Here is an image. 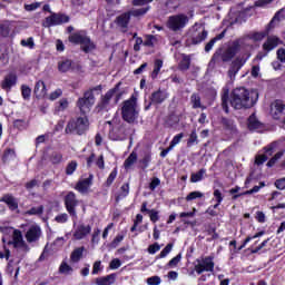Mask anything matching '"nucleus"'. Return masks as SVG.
<instances>
[{"instance_id": "7ed1b4c3", "label": "nucleus", "mask_w": 285, "mask_h": 285, "mask_svg": "<svg viewBox=\"0 0 285 285\" xmlns=\"http://www.w3.org/2000/svg\"><path fill=\"white\" fill-rule=\"evenodd\" d=\"M102 90L104 87L98 85L83 92V97H80L76 102L77 108L80 110V115L86 116L90 112V109L95 106V92H97V95H101Z\"/></svg>"}, {"instance_id": "7c9ffc66", "label": "nucleus", "mask_w": 285, "mask_h": 285, "mask_svg": "<svg viewBox=\"0 0 285 285\" xmlns=\"http://www.w3.org/2000/svg\"><path fill=\"white\" fill-rule=\"evenodd\" d=\"M222 61H223L222 60V49H219V51H216L213 55V57H212V59H210V61L208 63V68H210L212 70H215V67L216 66H220Z\"/></svg>"}, {"instance_id": "13d9d810", "label": "nucleus", "mask_w": 285, "mask_h": 285, "mask_svg": "<svg viewBox=\"0 0 285 285\" xmlns=\"http://www.w3.org/2000/svg\"><path fill=\"white\" fill-rule=\"evenodd\" d=\"M181 139H184V132L177 134L171 139L169 147L173 149L175 146H177V144H179L181 141Z\"/></svg>"}, {"instance_id": "39448f33", "label": "nucleus", "mask_w": 285, "mask_h": 285, "mask_svg": "<svg viewBox=\"0 0 285 285\" xmlns=\"http://www.w3.org/2000/svg\"><path fill=\"white\" fill-rule=\"evenodd\" d=\"M119 88H121V81L115 85L114 88L109 89L104 96H101L100 101L97 105V110H107L108 106H110V101L114 98L115 104H119L121 100V97H124V91H119Z\"/></svg>"}, {"instance_id": "4c0bfd02", "label": "nucleus", "mask_w": 285, "mask_h": 285, "mask_svg": "<svg viewBox=\"0 0 285 285\" xmlns=\"http://www.w3.org/2000/svg\"><path fill=\"white\" fill-rule=\"evenodd\" d=\"M21 97L24 101H30V97H32V89L28 85H21Z\"/></svg>"}, {"instance_id": "473e14b6", "label": "nucleus", "mask_w": 285, "mask_h": 285, "mask_svg": "<svg viewBox=\"0 0 285 285\" xmlns=\"http://www.w3.org/2000/svg\"><path fill=\"white\" fill-rule=\"evenodd\" d=\"M14 157H17V151H14V149H12V148H7L3 151L1 161H2V164H9V161H12V159H14Z\"/></svg>"}, {"instance_id": "6ab92c4d", "label": "nucleus", "mask_w": 285, "mask_h": 285, "mask_svg": "<svg viewBox=\"0 0 285 285\" xmlns=\"http://www.w3.org/2000/svg\"><path fill=\"white\" fill-rule=\"evenodd\" d=\"M0 202H3V204H6L9 210H11L12 213H14V210H19V200H17V198L12 196V194L3 195L0 198Z\"/></svg>"}, {"instance_id": "2eb2a0df", "label": "nucleus", "mask_w": 285, "mask_h": 285, "mask_svg": "<svg viewBox=\"0 0 285 285\" xmlns=\"http://www.w3.org/2000/svg\"><path fill=\"white\" fill-rule=\"evenodd\" d=\"M41 227L39 225H31L24 234L28 244H35L41 239Z\"/></svg>"}, {"instance_id": "79ce46f5", "label": "nucleus", "mask_w": 285, "mask_h": 285, "mask_svg": "<svg viewBox=\"0 0 285 285\" xmlns=\"http://www.w3.org/2000/svg\"><path fill=\"white\" fill-rule=\"evenodd\" d=\"M206 173L205 168L199 169L197 173H193L190 176L191 184H197L204 179V174Z\"/></svg>"}, {"instance_id": "c85d7f7f", "label": "nucleus", "mask_w": 285, "mask_h": 285, "mask_svg": "<svg viewBox=\"0 0 285 285\" xmlns=\"http://www.w3.org/2000/svg\"><path fill=\"white\" fill-rule=\"evenodd\" d=\"M248 130H259L262 128V122L257 119L255 114H252L247 119Z\"/></svg>"}, {"instance_id": "0eeeda50", "label": "nucleus", "mask_w": 285, "mask_h": 285, "mask_svg": "<svg viewBox=\"0 0 285 285\" xmlns=\"http://www.w3.org/2000/svg\"><path fill=\"white\" fill-rule=\"evenodd\" d=\"M282 19H284V9H279L272 20L266 26L265 30L263 32H254L250 35V37H271V32L275 30L276 28H279V23L282 22Z\"/></svg>"}, {"instance_id": "ea45409f", "label": "nucleus", "mask_w": 285, "mask_h": 285, "mask_svg": "<svg viewBox=\"0 0 285 285\" xmlns=\"http://www.w3.org/2000/svg\"><path fill=\"white\" fill-rule=\"evenodd\" d=\"M118 135L110 132L111 139H114V141H124V139H126V129L124 128V126H120L118 128Z\"/></svg>"}, {"instance_id": "09e8293b", "label": "nucleus", "mask_w": 285, "mask_h": 285, "mask_svg": "<svg viewBox=\"0 0 285 285\" xmlns=\"http://www.w3.org/2000/svg\"><path fill=\"white\" fill-rule=\"evenodd\" d=\"M77 160H71L70 163H68L67 167H66V175L70 176L75 174V170H77Z\"/></svg>"}, {"instance_id": "6e6d98bb", "label": "nucleus", "mask_w": 285, "mask_h": 285, "mask_svg": "<svg viewBox=\"0 0 285 285\" xmlns=\"http://www.w3.org/2000/svg\"><path fill=\"white\" fill-rule=\"evenodd\" d=\"M70 104L68 102L67 98H62L59 100V105L57 107L58 112H63V110H67L68 106Z\"/></svg>"}, {"instance_id": "b1692460", "label": "nucleus", "mask_w": 285, "mask_h": 285, "mask_svg": "<svg viewBox=\"0 0 285 285\" xmlns=\"http://www.w3.org/2000/svg\"><path fill=\"white\" fill-rule=\"evenodd\" d=\"M86 252V247H77L75 248L70 254V261L72 264H79L81 262V258L83 257V253Z\"/></svg>"}, {"instance_id": "603ef678", "label": "nucleus", "mask_w": 285, "mask_h": 285, "mask_svg": "<svg viewBox=\"0 0 285 285\" xmlns=\"http://www.w3.org/2000/svg\"><path fill=\"white\" fill-rule=\"evenodd\" d=\"M59 273L61 275H68V273H72V267L68 263L62 262L59 266Z\"/></svg>"}, {"instance_id": "ddd939ff", "label": "nucleus", "mask_w": 285, "mask_h": 285, "mask_svg": "<svg viewBox=\"0 0 285 285\" xmlns=\"http://www.w3.org/2000/svg\"><path fill=\"white\" fill-rule=\"evenodd\" d=\"M242 50V45L239 43V40H235L232 42V45L223 52L222 55V61L224 63L232 61L235 59V56L237 52Z\"/></svg>"}, {"instance_id": "de8ad7c7", "label": "nucleus", "mask_w": 285, "mask_h": 285, "mask_svg": "<svg viewBox=\"0 0 285 285\" xmlns=\"http://www.w3.org/2000/svg\"><path fill=\"white\" fill-rule=\"evenodd\" d=\"M284 155V153L278 151L274 155V157H272L268 161H267V168H273V166H275V164H277V161H279V159H282V156Z\"/></svg>"}, {"instance_id": "f03ea898", "label": "nucleus", "mask_w": 285, "mask_h": 285, "mask_svg": "<svg viewBox=\"0 0 285 285\" xmlns=\"http://www.w3.org/2000/svg\"><path fill=\"white\" fill-rule=\"evenodd\" d=\"M121 119L134 126V124H138L139 121V110L137 108V97L135 95L130 96L129 99L122 101V106L120 109Z\"/></svg>"}, {"instance_id": "f257e3e1", "label": "nucleus", "mask_w": 285, "mask_h": 285, "mask_svg": "<svg viewBox=\"0 0 285 285\" xmlns=\"http://www.w3.org/2000/svg\"><path fill=\"white\" fill-rule=\"evenodd\" d=\"M259 99V94L250 95L246 87H237L232 90L229 104L234 110H249Z\"/></svg>"}, {"instance_id": "cd10ccee", "label": "nucleus", "mask_w": 285, "mask_h": 285, "mask_svg": "<svg viewBox=\"0 0 285 285\" xmlns=\"http://www.w3.org/2000/svg\"><path fill=\"white\" fill-rule=\"evenodd\" d=\"M277 46H279V38H267L263 43V50L265 52H271L272 50H275Z\"/></svg>"}, {"instance_id": "0e129e2a", "label": "nucleus", "mask_w": 285, "mask_h": 285, "mask_svg": "<svg viewBox=\"0 0 285 285\" xmlns=\"http://www.w3.org/2000/svg\"><path fill=\"white\" fill-rule=\"evenodd\" d=\"M55 222H57V224H66L68 222V214L62 213L57 215L55 217Z\"/></svg>"}, {"instance_id": "f8f14e48", "label": "nucleus", "mask_w": 285, "mask_h": 285, "mask_svg": "<svg viewBox=\"0 0 285 285\" xmlns=\"http://www.w3.org/2000/svg\"><path fill=\"white\" fill-rule=\"evenodd\" d=\"M69 41H72L73 43H80V49L82 52H92V50H96L97 46L95 42L90 40L88 37H69Z\"/></svg>"}, {"instance_id": "5fc2aeb1", "label": "nucleus", "mask_w": 285, "mask_h": 285, "mask_svg": "<svg viewBox=\"0 0 285 285\" xmlns=\"http://www.w3.org/2000/svg\"><path fill=\"white\" fill-rule=\"evenodd\" d=\"M150 161H153V156L150 154H146L140 160V164L142 165V170H146V168L150 166Z\"/></svg>"}, {"instance_id": "8fccbe9b", "label": "nucleus", "mask_w": 285, "mask_h": 285, "mask_svg": "<svg viewBox=\"0 0 285 285\" xmlns=\"http://www.w3.org/2000/svg\"><path fill=\"white\" fill-rule=\"evenodd\" d=\"M202 197H204V193L202 191H190L187 196H186V202H193L195 199H202Z\"/></svg>"}, {"instance_id": "4468645a", "label": "nucleus", "mask_w": 285, "mask_h": 285, "mask_svg": "<svg viewBox=\"0 0 285 285\" xmlns=\"http://www.w3.org/2000/svg\"><path fill=\"white\" fill-rule=\"evenodd\" d=\"M242 50V45L239 43V40H235L232 42V45L223 52L222 55V61L224 63L232 61L235 59V56L237 52Z\"/></svg>"}, {"instance_id": "f704fd0d", "label": "nucleus", "mask_w": 285, "mask_h": 285, "mask_svg": "<svg viewBox=\"0 0 285 285\" xmlns=\"http://www.w3.org/2000/svg\"><path fill=\"white\" fill-rule=\"evenodd\" d=\"M135 164H137V153L132 151L124 161L125 170L130 169Z\"/></svg>"}, {"instance_id": "a18cd8bd", "label": "nucleus", "mask_w": 285, "mask_h": 285, "mask_svg": "<svg viewBox=\"0 0 285 285\" xmlns=\"http://www.w3.org/2000/svg\"><path fill=\"white\" fill-rule=\"evenodd\" d=\"M175 245L173 243H168L165 248L160 252V255L156 256V259H164V257H168L169 253L173 250Z\"/></svg>"}, {"instance_id": "9b49d317", "label": "nucleus", "mask_w": 285, "mask_h": 285, "mask_svg": "<svg viewBox=\"0 0 285 285\" xmlns=\"http://www.w3.org/2000/svg\"><path fill=\"white\" fill-rule=\"evenodd\" d=\"M168 99V91L165 89L159 88L158 90L154 91L149 97V104L145 106V110H150V107L154 106H160V104H164Z\"/></svg>"}, {"instance_id": "1a4fd4ad", "label": "nucleus", "mask_w": 285, "mask_h": 285, "mask_svg": "<svg viewBox=\"0 0 285 285\" xmlns=\"http://www.w3.org/2000/svg\"><path fill=\"white\" fill-rule=\"evenodd\" d=\"M70 17L65 13H55L51 14L45 20H42L43 28H52L53 26H62V23H69Z\"/></svg>"}, {"instance_id": "680f3d73", "label": "nucleus", "mask_w": 285, "mask_h": 285, "mask_svg": "<svg viewBox=\"0 0 285 285\" xmlns=\"http://www.w3.org/2000/svg\"><path fill=\"white\" fill-rule=\"evenodd\" d=\"M10 35V26L0 23V37H8Z\"/></svg>"}, {"instance_id": "c03bdc74", "label": "nucleus", "mask_w": 285, "mask_h": 285, "mask_svg": "<svg viewBox=\"0 0 285 285\" xmlns=\"http://www.w3.org/2000/svg\"><path fill=\"white\" fill-rule=\"evenodd\" d=\"M148 10H150V6L149 4H147L145 7H141L139 9H134L129 13L132 17H144V14H146L148 12Z\"/></svg>"}, {"instance_id": "6e6552de", "label": "nucleus", "mask_w": 285, "mask_h": 285, "mask_svg": "<svg viewBox=\"0 0 285 285\" xmlns=\"http://www.w3.org/2000/svg\"><path fill=\"white\" fill-rule=\"evenodd\" d=\"M65 208L71 219H77V207L79 206V199H77V194L75 191H69L63 197Z\"/></svg>"}, {"instance_id": "3c124183", "label": "nucleus", "mask_w": 285, "mask_h": 285, "mask_svg": "<svg viewBox=\"0 0 285 285\" xmlns=\"http://www.w3.org/2000/svg\"><path fill=\"white\" fill-rule=\"evenodd\" d=\"M26 215H43V205H40L38 207H31L29 210L26 212Z\"/></svg>"}, {"instance_id": "4be33fe9", "label": "nucleus", "mask_w": 285, "mask_h": 285, "mask_svg": "<svg viewBox=\"0 0 285 285\" xmlns=\"http://www.w3.org/2000/svg\"><path fill=\"white\" fill-rule=\"evenodd\" d=\"M75 61L68 58H61L60 61H58V70L62 73L69 72V70H72Z\"/></svg>"}, {"instance_id": "c756f323", "label": "nucleus", "mask_w": 285, "mask_h": 285, "mask_svg": "<svg viewBox=\"0 0 285 285\" xmlns=\"http://www.w3.org/2000/svg\"><path fill=\"white\" fill-rule=\"evenodd\" d=\"M220 124L229 132H235V130H237V127L235 126V120L230 118L222 117Z\"/></svg>"}, {"instance_id": "e2e57ef3", "label": "nucleus", "mask_w": 285, "mask_h": 285, "mask_svg": "<svg viewBox=\"0 0 285 285\" xmlns=\"http://www.w3.org/2000/svg\"><path fill=\"white\" fill-rule=\"evenodd\" d=\"M274 108L278 115H282L285 110V105L282 100H276L274 104Z\"/></svg>"}, {"instance_id": "aec40b11", "label": "nucleus", "mask_w": 285, "mask_h": 285, "mask_svg": "<svg viewBox=\"0 0 285 285\" xmlns=\"http://www.w3.org/2000/svg\"><path fill=\"white\" fill-rule=\"evenodd\" d=\"M33 95L36 99H43L48 95V89L46 88V82L43 80H38L33 88Z\"/></svg>"}, {"instance_id": "412c9836", "label": "nucleus", "mask_w": 285, "mask_h": 285, "mask_svg": "<svg viewBox=\"0 0 285 285\" xmlns=\"http://www.w3.org/2000/svg\"><path fill=\"white\" fill-rule=\"evenodd\" d=\"M130 195V183H125L121 185L120 189L115 195L116 204H119L121 199H126Z\"/></svg>"}, {"instance_id": "58836bf2", "label": "nucleus", "mask_w": 285, "mask_h": 285, "mask_svg": "<svg viewBox=\"0 0 285 285\" xmlns=\"http://www.w3.org/2000/svg\"><path fill=\"white\" fill-rule=\"evenodd\" d=\"M222 108L224 110V112H226V115H228L230 112V109L228 107V101H230V96L228 95V91H225L222 95Z\"/></svg>"}, {"instance_id": "a878e982", "label": "nucleus", "mask_w": 285, "mask_h": 285, "mask_svg": "<svg viewBox=\"0 0 285 285\" xmlns=\"http://www.w3.org/2000/svg\"><path fill=\"white\" fill-rule=\"evenodd\" d=\"M191 58L190 55L181 53V60L178 63V70L181 72H186V70H190Z\"/></svg>"}, {"instance_id": "a211bd4d", "label": "nucleus", "mask_w": 285, "mask_h": 285, "mask_svg": "<svg viewBox=\"0 0 285 285\" xmlns=\"http://www.w3.org/2000/svg\"><path fill=\"white\" fill-rule=\"evenodd\" d=\"M17 79L18 77L14 72H10L9 75H7L1 82L2 90H7V92H10V90H12V87L17 86Z\"/></svg>"}, {"instance_id": "9d476101", "label": "nucleus", "mask_w": 285, "mask_h": 285, "mask_svg": "<svg viewBox=\"0 0 285 285\" xmlns=\"http://www.w3.org/2000/svg\"><path fill=\"white\" fill-rule=\"evenodd\" d=\"M197 262L198 264L194 267V271L197 273V275H202V273L215 272V256H207L202 259V263H199V259Z\"/></svg>"}, {"instance_id": "bf43d9fd", "label": "nucleus", "mask_w": 285, "mask_h": 285, "mask_svg": "<svg viewBox=\"0 0 285 285\" xmlns=\"http://www.w3.org/2000/svg\"><path fill=\"white\" fill-rule=\"evenodd\" d=\"M124 242V234H118L115 238L114 242L110 243V248H117L119 244Z\"/></svg>"}, {"instance_id": "49530a36", "label": "nucleus", "mask_w": 285, "mask_h": 285, "mask_svg": "<svg viewBox=\"0 0 285 285\" xmlns=\"http://www.w3.org/2000/svg\"><path fill=\"white\" fill-rule=\"evenodd\" d=\"M190 102L194 109L202 108V97H199V94H193Z\"/></svg>"}, {"instance_id": "5701e85b", "label": "nucleus", "mask_w": 285, "mask_h": 285, "mask_svg": "<svg viewBox=\"0 0 285 285\" xmlns=\"http://www.w3.org/2000/svg\"><path fill=\"white\" fill-rule=\"evenodd\" d=\"M191 37H208V31H206V27L202 23H195L191 29Z\"/></svg>"}, {"instance_id": "4d7b16f0", "label": "nucleus", "mask_w": 285, "mask_h": 285, "mask_svg": "<svg viewBox=\"0 0 285 285\" xmlns=\"http://www.w3.org/2000/svg\"><path fill=\"white\" fill-rule=\"evenodd\" d=\"M20 43L23 48H29L30 50L35 48V40H32V37L28 38L27 40L22 39Z\"/></svg>"}, {"instance_id": "2f4dec72", "label": "nucleus", "mask_w": 285, "mask_h": 285, "mask_svg": "<svg viewBox=\"0 0 285 285\" xmlns=\"http://www.w3.org/2000/svg\"><path fill=\"white\" fill-rule=\"evenodd\" d=\"M243 66L244 63L242 62V60L234 61L228 70V77H230V79H233V77H236L237 72L242 70Z\"/></svg>"}, {"instance_id": "c9c22d12", "label": "nucleus", "mask_w": 285, "mask_h": 285, "mask_svg": "<svg viewBox=\"0 0 285 285\" xmlns=\"http://www.w3.org/2000/svg\"><path fill=\"white\" fill-rule=\"evenodd\" d=\"M161 68H164V60L156 59L154 62V70L151 71V79H157L159 72H161Z\"/></svg>"}, {"instance_id": "20e7f679", "label": "nucleus", "mask_w": 285, "mask_h": 285, "mask_svg": "<svg viewBox=\"0 0 285 285\" xmlns=\"http://www.w3.org/2000/svg\"><path fill=\"white\" fill-rule=\"evenodd\" d=\"M88 130H90L88 116L71 118L65 128L66 135H78L79 137L86 135Z\"/></svg>"}, {"instance_id": "338daca9", "label": "nucleus", "mask_w": 285, "mask_h": 285, "mask_svg": "<svg viewBox=\"0 0 285 285\" xmlns=\"http://www.w3.org/2000/svg\"><path fill=\"white\" fill-rule=\"evenodd\" d=\"M147 284L148 285H159V284H161V277L151 276V277L147 278Z\"/></svg>"}, {"instance_id": "72a5a7b5", "label": "nucleus", "mask_w": 285, "mask_h": 285, "mask_svg": "<svg viewBox=\"0 0 285 285\" xmlns=\"http://www.w3.org/2000/svg\"><path fill=\"white\" fill-rule=\"evenodd\" d=\"M49 161L53 166H59V164L63 161V154H61V151H52L49 156Z\"/></svg>"}, {"instance_id": "774afa93", "label": "nucleus", "mask_w": 285, "mask_h": 285, "mask_svg": "<svg viewBox=\"0 0 285 285\" xmlns=\"http://www.w3.org/2000/svg\"><path fill=\"white\" fill-rule=\"evenodd\" d=\"M276 57L278 61H281V63H285V49L284 48L277 49Z\"/></svg>"}, {"instance_id": "052dcab7", "label": "nucleus", "mask_w": 285, "mask_h": 285, "mask_svg": "<svg viewBox=\"0 0 285 285\" xmlns=\"http://www.w3.org/2000/svg\"><path fill=\"white\" fill-rule=\"evenodd\" d=\"M149 218L153 224H157V222H159V212L157 209H151L149 212Z\"/></svg>"}, {"instance_id": "423d86ee", "label": "nucleus", "mask_w": 285, "mask_h": 285, "mask_svg": "<svg viewBox=\"0 0 285 285\" xmlns=\"http://www.w3.org/2000/svg\"><path fill=\"white\" fill-rule=\"evenodd\" d=\"M188 21H190V18L186 13L174 14L168 18L167 28L171 32H181L188 26Z\"/></svg>"}, {"instance_id": "dca6fc26", "label": "nucleus", "mask_w": 285, "mask_h": 285, "mask_svg": "<svg viewBox=\"0 0 285 285\" xmlns=\"http://www.w3.org/2000/svg\"><path fill=\"white\" fill-rule=\"evenodd\" d=\"M90 233H92V226L80 224L77 226V228L73 233V237H75V239L81 240L85 237H88V235H90Z\"/></svg>"}, {"instance_id": "69168bd1", "label": "nucleus", "mask_w": 285, "mask_h": 285, "mask_svg": "<svg viewBox=\"0 0 285 285\" xmlns=\"http://www.w3.org/2000/svg\"><path fill=\"white\" fill-rule=\"evenodd\" d=\"M274 186L277 190H285V177L276 179Z\"/></svg>"}, {"instance_id": "e433bc0d", "label": "nucleus", "mask_w": 285, "mask_h": 285, "mask_svg": "<svg viewBox=\"0 0 285 285\" xmlns=\"http://www.w3.org/2000/svg\"><path fill=\"white\" fill-rule=\"evenodd\" d=\"M259 190H262V189L259 188V186L256 185L249 190H246L240 194L232 196V199H233V202H237V199H239V197H244L246 195H255V193H259Z\"/></svg>"}, {"instance_id": "bb28decb", "label": "nucleus", "mask_w": 285, "mask_h": 285, "mask_svg": "<svg viewBox=\"0 0 285 285\" xmlns=\"http://www.w3.org/2000/svg\"><path fill=\"white\" fill-rule=\"evenodd\" d=\"M115 279H117V274L112 273L107 276L96 278V285H112L115 284Z\"/></svg>"}, {"instance_id": "f3484780", "label": "nucleus", "mask_w": 285, "mask_h": 285, "mask_svg": "<svg viewBox=\"0 0 285 285\" xmlns=\"http://www.w3.org/2000/svg\"><path fill=\"white\" fill-rule=\"evenodd\" d=\"M92 178L94 176L90 174L88 178L79 180L75 186V190H78V193H81V195L88 193V190H90V186H92Z\"/></svg>"}, {"instance_id": "864d4df0", "label": "nucleus", "mask_w": 285, "mask_h": 285, "mask_svg": "<svg viewBox=\"0 0 285 285\" xmlns=\"http://www.w3.org/2000/svg\"><path fill=\"white\" fill-rule=\"evenodd\" d=\"M179 262H181V253L176 255L174 258H171L168 263L167 266L168 268H175L178 266Z\"/></svg>"}, {"instance_id": "393cba45", "label": "nucleus", "mask_w": 285, "mask_h": 285, "mask_svg": "<svg viewBox=\"0 0 285 285\" xmlns=\"http://www.w3.org/2000/svg\"><path fill=\"white\" fill-rule=\"evenodd\" d=\"M130 12H125L116 18V23L118 28L126 29L128 28V23H130Z\"/></svg>"}, {"instance_id": "37998d69", "label": "nucleus", "mask_w": 285, "mask_h": 285, "mask_svg": "<svg viewBox=\"0 0 285 285\" xmlns=\"http://www.w3.org/2000/svg\"><path fill=\"white\" fill-rule=\"evenodd\" d=\"M195 144H199V139L197 136V130H191L189 138L187 139V148H193Z\"/></svg>"}, {"instance_id": "a19ab883", "label": "nucleus", "mask_w": 285, "mask_h": 285, "mask_svg": "<svg viewBox=\"0 0 285 285\" xmlns=\"http://www.w3.org/2000/svg\"><path fill=\"white\" fill-rule=\"evenodd\" d=\"M117 175H118V170H117V167H115L109 174L107 180L105 181L106 188H110L112 184H115V180L117 179Z\"/></svg>"}]
</instances>
